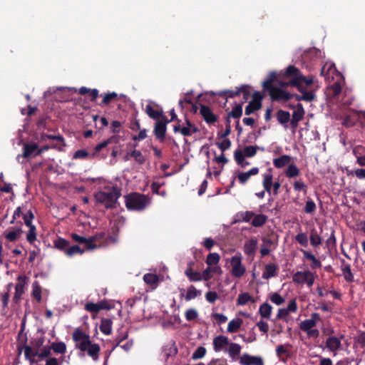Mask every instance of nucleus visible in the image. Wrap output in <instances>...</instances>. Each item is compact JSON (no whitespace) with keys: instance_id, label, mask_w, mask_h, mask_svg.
Returning <instances> with one entry per match:
<instances>
[{"instance_id":"nucleus-1","label":"nucleus","mask_w":365,"mask_h":365,"mask_svg":"<svg viewBox=\"0 0 365 365\" xmlns=\"http://www.w3.org/2000/svg\"><path fill=\"white\" fill-rule=\"evenodd\" d=\"M312 83L313 78H305L297 68L289 66L284 73L271 72L262 85L264 89L269 91L273 99L277 101L289 99L291 96L289 93L282 88H276L274 86L279 85L283 88L290 85L298 88L302 93V98L303 100L311 101L314 98V93L313 91H306L304 86H309Z\"/></svg>"},{"instance_id":"nucleus-2","label":"nucleus","mask_w":365,"mask_h":365,"mask_svg":"<svg viewBox=\"0 0 365 365\" xmlns=\"http://www.w3.org/2000/svg\"><path fill=\"white\" fill-rule=\"evenodd\" d=\"M104 234H98L93 237L86 238L77 234H71V238L76 242L83 244L86 250H93L96 248L115 243L114 238L110 237L106 242H103Z\"/></svg>"},{"instance_id":"nucleus-3","label":"nucleus","mask_w":365,"mask_h":365,"mask_svg":"<svg viewBox=\"0 0 365 365\" xmlns=\"http://www.w3.org/2000/svg\"><path fill=\"white\" fill-rule=\"evenodd\" d=\"M120 196L118 190L113 186L106 187L95 195L97 203L102 205L106 208H111L115 204Z\"/></svg>"},{"instance_id":"nucleus-4","label":"nucleus","mask_w":365,"mask_h":365,"mask_svg":"<svg viewBox=\"0 0 365 365\" xmlns=\"http://www.w3.org/2000/svg\"><path fill=\"white\" fill-rule=\"evenodd\" d=\"M150 203V198L139 193H131L125 197V205L128 210L140 211Z\"/></svg>"},{"instance_id":"nucleus-5","label":"nucleus","mask_w":365,"mask_h":365,"mask_svg":"<svg viewBox=\"0 0 365 365\" xmlns=\"http://www.w3.org/2000/svg\"><path fill=\"white\" fill-rule=\"evenodd\" d=\"M242 255L240 252L236 253L230 258L225 259L226 263L230 264V273L232 277L240 279L246 273L247 269L245 265L242 263Z\"/></svg>"},{"instance_id":"nucleus-6","label":"nucleus","mask_w":365,"mask_h":365,"mask_svg":"<svg viewBox=\"0 0 365 365\" xmlns=\"http://www.w3.org/2000/svg\"><path fill=\"white\" fill-rule=\"evenodd\" d=\"M321 317L318 313H313L311 317L300 322L299 328L302 331L305 332L309 338H317L319 335V331L314 329V327L320 321Z\"/></svg>"},{"instance_id":"nucleus-7","label":"nucleus","mask_w":365,"mask_h":365,"mask_svg":"<svg viewBox=\"0 0 365 365\" xmlns=\"http://www.w3.org/2000/svg\"><path fill=\"white\" fill-rule=\"evenodd\" d=\"M258 149L259 147L256 145H248L245 146L242 150H236L234 153L235 160L239 165L245 168L249 165V163L246 162L245 158L255 156Z\"/></svg>"},{"instance_id":"nucleus-8","label":"nucleus","mask_w":365,"mask_h":365,"mask_svg":"<svg viewBox=\"0 0 365 365\" xmlns=\"http://www.w3.org/2000/svg\"><path fill=\"white\" fill-rule=\"evenodd\" d=\"M292 281L297 284H307L311 287L314 282V274L310 271H298L292 276Z\"/></svg>"},{"instance_id":"nucleus-9","label":"nucleus","mask_w":365,"mask_h":365,"mask_svg":"<svg viewBox=\"0 0 365 365\" xmlns=\"http://www.w3.org/2000/svg\"><path fill=\"white\" fill-rule=\"evenodd\" d=\"M73 339L76 343V347L80 350L85 349V346L91 343L89 335L79 329L73 331Z\"/></svg>"},{"instance_id":"nucleus-10","label":"nucleus","mask_w":365,"mask_h":365,"mask_svg":"<svg viewBox=\"0 0 365 365\" xmlns=\"http://www.w3.org/2000/svg\"><path fill=\"white\" fill-rule=\"evenodd\" d=\"M321 75L323 76L328 82L334 81L336 78H341V75L336 71L335 66L331 62H327L322 68Z\"/></svg>"},{"instance_id":"nucleus-11","label":"nucleus","mask_w":365,"mask_h":365,"mask_svg":"<svg viewBox=\"0 0 365 365\" xmlns=\"http://www.w3.org/2000/svg\"><path fill=\"white\" fill-rule=\"evenodd\" d=\"M38 155V145L36 143H24V152L22 155H19L16 157V160L18 162L23 163L24 158L34 157Z\"/></svg>"},{"instance_id":"nucleus-12","label":"nucleus","mask_w":365,"mask_h":365,"mask_svg":"<svg viewBox=\"0 0 365 365\" xmlns=\"http://www.w3.org/2000/svg\"><path fill=\"white\" fill-rule=\"evenodd\" d=\"M230 342V341L227 336L223 335L217 336L213 339V349L216 352H225Z\"/></svg>"},{"instance_id":"nucleus-13","label":"nucleus","mask_w":365,"mask_h":365,"mask_svg":"<svg viewBox=\"0 0 365 365\" xmlns=\"http://www.w3.org/2000/svg\"><path fill=\"white\" fill-rule=\"evenodd\" d=\"M343 337V335H341L339 337L331 336H329L326 340V348L333 352L334 356L336 354V351L341 346V341Z\"/></svg>"},{"instance_id":"nucleus-14","label":"nucleus","mask_w":365,"mask_h":365,"mask_svg":"<svg viewBox=\"0 0 365 365\" xmlns=\"http://www.w3.org/2000/svg\"><path fill=\"white\" fill-rule=\"evenodd\" d=\"M262 360L259 356H252L248 354H243L239 359L241 365H261Z\"/></svg>"},{"instance_id":"nucleus-15","label":"nucleus","mask_w":365,"mask_h":365,"mask_svg":"<svg viewBox=\"0 0 365 365\" xmlns=\"http://www.w3.org/2000/svg\"><path fill=\"white\" fill-rule=\"evenodd\" d=\"M240 93H244V96L247 98L250 95L249 87L246 85L237 88L235 91L225 90L219 93L220 95H225L227 97L232 98Z\"/></svg>"},{"instance_id":"nucleus-16","label":"nucleus","mask_w":365,"mask_h":365,"mask_svg":"<svg viewBox=\"0 0 365 365\" xmlns=\"http://www.w3.org/2000/svg\"><path fill=\"white\" fill-rule=\"evenodd\" d=\"M26 284V277L24 276H19L17 279V283L15 287L14 299H20L25 291V286Z\"/></svg>"},{"instance_id":"nucleus-17","label":"nucleus","mask_w":365,"mask_h":365,"mask_svg":"<svg viewBox=\"0 0 365 365\" xmlns=\"http://www.w3.org/2000/svg\"><path fill=\"white\" fill-rule=\"evenodd\" d=\"M257 240L256 238H251L245 242L244 245V252L248 256H253L257 248Z\"/></svg>"},{"instance_id":"nucleus-18","label":"nucleus","mask_w":365,"mask_h":365,"mask_svg":"<svg viewBox=\"0 0 365 365\" xmlns=\"http://www.w3.org/2000/svg\"><path fill=\"white\" fill-rule=\"evenodd\" d=\"M81 351L83 352H86L88 356H90L93 361H97L98 359V354L100 352V346L97 344H93L92 342L85 346V349H81Z\"/></svg>"},{"instance_id":"nucleus-19","label":"nucleus","mask_w":365,"mask_h":365,"mask_svg":"<svg viewBox=\"0 0 365 365\" xmlns=\"http://www.w3.org/2000/svg\"><path fill=\"white\" fill-rule=\"evenodd\" d=\"M241 346L237 343L230 342L225 353L234 361L238 359V356L241 351Z\"/></svg>"},{"instance_id":"nucleus-20","label":"nucleus","mask_w":365,"mask_h":365,"mask_svg":"<svg viewBox=\"0 0 365 365\" xmlns=\"http://www.w3.org/2000/svg\"><path fill=\"white\" fill-rule=\"evenodd\" d=\"M222 272V268L220 266H211L208 267L202 272V277L205 281H208L212 277V274H216L220 275Z\"/></svg>"},{"instance_id":"nucleus-21","label":"nucleus","mask_w":365,"mask_h":365,"mask_svg":"<svg viewBox=\"0 0 365 365\" xmlns=\"http://www.w3.org/2000/svg\"><path fill=\"white\" fill-rule=\"evenodd\" d=\"M174 130L175 132L180 131L182 135L185 136L191 135L192 133L197 132V128L192 125L189 121H187V125L185 126H175Z\"/></svg>"},{"instance_id":"nucleus-22","label":"nucleus","mask_w":365,"mask_h":365,"mask_svg":"<svg viewBox=\"0 0 365 365\" xmlns=\"http://www.w3.org/2000/svg\"><path fill=\"white\" fill-rule=\"evenodd\" d=\"M278 267L275 264H268L265 266L264 271L262 273V278L268 279L277 275Z\"/></svg>"},{"instance_id":"nucleus-23","label":"nucleus","mask_w":365,"mask_h":365,"mask_svg":"<svg viewBox=\"0 0 365 365\" xmlns=\"http://www.w3.org/2000/svg\"><path fill=\"white\" fill-rule=\"evenodd\" d=\"M277 119L284 129L288 128V123L290 120V114L287 111L280 110L277 113Z\"/></svg>"},{"instance_id":"nucleus-24","label":"nucleus","mask_w":365,"mask_h":365,"mask_svg":"<svg viewBox=\"0 0 365 365\" xmlns=\"http://www.w3.org/2000/svg\"><path fill=\"white\" fill-rule=\"evenodd\" d=\"M200 113L205 120L207 123H213L216 120V117L212 113L210 108L206 106H202L200 108Z\"/></svg>"},{"instance_id":"nucleus-25","label":"nucleus","mask_w":365,"mask_h":365,"mask_svg":"<svg viewBox=\"0 0 365 365\" xmlns=\"http://www.w3.org/2000/svg\"><path fill=\"white\" fill-rule=\"evenodd\" d=\"M292 158L289 155H284L273 160L274 165L277 168H282L289 165Z\"/></svg>"},{"instance_id":"nucleus-26","label":"nucleus","mask_w":365,"mask_h":365,"mask_svg":"<svg viewBox=\"0 0 365 365\" xmlns=\"http://www.w3.org/2000/svg\"><path fill=\"white\" fill-rule=\"evenodd\" d=\"M272 179L273 175L270 171H268L263 175L262 185L264 188V190L267 192L269 195L271 194V190L272 188Z\"/></svg>"},{"instance_id":"nucleus-27","label":"nucleus","mask_w":365,"mask_h":365,"mask_svg":"<svg viewBox=\"0 0 365 365\" xmlns=\"http://www.w3.org/2000/svg\"><path fill=\"white\" fill-rule=\"evenodd\" d=\"M258 173H259V169L257 168H252L251 170H250L247 172L240 173L237 175V179L240 182V183L244 184L249 180V178L252 175H255Z\"/></svg>"},{"instance_id":"nucleus-28","label":"nucleus","mask_w":365,"mask_h":365,"mask_svg":"<svg viewBox=\"0 0 365 365\" xmlns=\"http://www.w3.org/2000/svg\"><path fill=\"white\" fill-rule=\"evenodd\" d=\"M301 252H302L304 259H309L312 262L311 267L312 269L321 267L322 264L320 261L317 259L314 255L304 250H301Z\"/></svg>"},{"instance_id":"nucleus-29","label":"nucleus","mask_w":365,"mask_h":365,"mask_svg":"<svg viewBox=\"0 0 365 365\" xmlns=\"http://www.w3.org/2000/svg\"><path fill=\"white\" fill-rule=\"evenodd\" d=\"M113 322L110 319H103L100 324V330L106 335H110L112 332Z\"/></svg>"},{"instance_id":"nucleus-30","label":"nucleus","mask_w":365,"mask_h":365,"mask_svg":"<svg viewBox=\"0 0 365 365\" xmlns=\"http://www.w3.org/2000/svg\"><path fill=\"white\" fill-rule=\"evenodd\" d=\"M168 122L169 121L167 120L166 122L158 121L156 123L154 131L157 138H161L164 137L166 131V123Z\"/></svg>"},{"instance_id":"nucleus-31","label":"nucleus","mask_w":365,"mask_h":365,"mask_svg":"<svg viewBox=\"0 0 365 365\" xmlns=\"http://www.w3.org/2000/svg\"><path fill=\"white\" fill-rule=\"evenodd\" d=\"M272 311V306L268 303H263L259 308V313L264 319H269Z\"/></svg>"},{"instance_id":"nucleus-32","label":"nucleus","mask_w":365,"mask_h":365,"mask_svg":"<svg viewBox=\"0 0 365 365\" xmlns=\"http://www.w3.org/2000/svg\"><path fill=\"white\" fill-rule=\"evenodd\" d=\"M185 275L190 281L199 282L204 280L202 272L192 271L190 268H187L185 272Z\"/></svg>"},{"instance_id":"nucleus-33","label":"nucleus","mask_w":365,"mask_h":365,"mask_svg":"<svg viewBox=\"0 0 365 365\" xmlns=\"http://www.w3.org/2000/svg\"><path fill=\"white\" fill-rule=\"evenodd\" d=\"M242 324V320L240 318H235L232 319L227 326V331L230 333H234L237 331Z\"/></svg>"},{"instance_id":"nucleus-34","label":"nucleus","mask_w":365,"mask_h":365,"mask_svg":"<svg viewBox=\"0 0 365 365\" xmlns=\"http://www.w3.org/2000/svg\"><path fill=\"white\" fill-rule=\"evenodd\" d=\"M310 243L314 247H317L322 242V239L317 233L316 230L313 229L311 230L309 235Z\"/></svg>"},{"instance_id":"nucleus-35","label":"nucleus","mask_w":365,"mask_h":365,"mask_svg":"<svg viewBox=\"0 0 365 365\" xmlns=\"http://www.w3.org/2000/svg\"><path fill=\"white\" fill-rule=\"evenodd\" d=\"M249 302H254V298L247 292H242L239 294L237 304L240 306L245 305Z\"/></svg>"},{"instance_id":"nucleus-36","label":"nucleus","mask_w":365,"mask_h":365,"mask_svg":"<svg viewBox=\"0 0 365 365\" xmlns=\"http://www.w3.org/2000/svg\"><path fill=\"white\" fill-rule=\"evenodd\" d=\"M22 230L21 228H16L9 231L5 234V237L10 242H15L21 235Z\"/></svg>"},{"instance_id":"nucleus-37","label":"nucleus","mask_w":365,"mask_h":365,"mask_svg":"<svg viewBox=\"0 0 365 365\" xmlns=\"http://www.w3.org/2000/svg\"><path fill=\"white\" fill-rule=\"evenodd\" d=\"M143 280L147 284L151 286L153 288H155L158 283V277L155 274L150 273L145 274L143 276Z\"/></svg>"},{"instance_id":"nucleus-38","label":"nucleus","mask_w":365,"mask_h":365,"mask_svg":"<svg viewBox=\"0 0 365 365\" xmlns=\"http://www.w3.org/2000/svg\"><path fill=\"white\" fill-rule=\"evenodd\" d=\"M261 106V103L258 100H252L246 106L245 113L246 115H250L255 111L257 110Z\"/></svg>"},{"instance_id":"nucleus-39","label":"nucleus","mask_w":365,"mask_h":365,"mask_svg":"<svg viewBox=\"0 0 365 365\" xmlns=\"http://www.w3.org/2000/svg\"><path fill=\"white\" fill-rule=\"evenodd\" d=\"M304 115V110L301 103H297L294 107L292 118L300 121Z\"/></svg>"},{"instance_id":"nucleus-40","label":"nucleus","mask_w":365,"mask_h":365,"mask_svg":"<svg viewBox=\"0 0 365 365\" xmlns=\"http://www.w3.org/2000/svg\"><path fill=\"white\" fill-rule=\"evenodd\" d=\"M285 175L289 178H292L299 175V170L294 164H289L285 171Z\"/></svg>"},{"instance_id":"nucleus-41","label":"nucleus","mask_w":365,"mask_h":365,"mask_svg":"<svg viewBox=\"0 0 365 365\" xmlns=\"http://www.w3.org/2000/svg\"><path fill=\"white\" fill-rule=\"evenodd\" d=\"M85 252V250H82L78 245H73L68 247L66 250V255L71 257L77 254H83Z\"/></svg>"},{"instance_id":"nucleus-42","label":"nucleus","mask_w":365,"mask_h":365,"mask_svg":"<svg viewBox=\"0 0 365 365\" xmlns=\"http://www.w3.org/2000/svg\"><path fill=\"white\" fill-rule=\"evenodd\" d=\"M219 261H220V255L216 252L209 254L206 259L207 264L211 265V266H219L218 265Z\"/></svg>"},{"instance_id":"nucleus-43","label":"nucleus","mask_w":365,"mask_h":365,"mask_svg":"<svg viewBox=\"0 0 365 365\" xmlns=\"http://www.w3.org/2000/svg\"><path fill=\"white\" fill-rule=\"evenodd\" d=\"M267 221V217L264 215H255L252 225L254 227H261Z\"/></svg>"},{"instance_id":"nucleus-44","label":"nucleus","mask_w":365,"mask_h":365,"mask_svg":"<svg viewBox=\"0 0 365 365\" xmlns=\"http://www.w3.org/2000/svg\"><path fill=\"white\" fill-rule=\"evenodd\" d=\"M201 294L200 291L197 290L194 286H190L187 290L185 299L189 301L196 298Z\"/></svg>"},{"instance_id":"nucleus-45","label":"nucleus","mask_w":365,"mask_h":365,"mask_svg":"<svg viewBox=\"0 0 365 365\" xmlns=\"http://www.w3.org/2000/svg\"><path fill=\"white\" fill-rule=\"evenodd\" d=\"M54 246L57 249L63 251L64 253H66V250L68 249L69 246V242L65 239L58 238L55 241Z\"/></svg>"},{"instance_id":"nucleus-46","label":"nucleus","mask_w":365,"mask_h":365,"mask_svg":"<svg viewBox=\"0 0 365 365\" xmlns=\"http://www.w3.org/2000/svg\"><path fill=\"white\" fill-rule=\"evenodd\" d=\"M269 299L270 301L276 305H281L284 302V299L277 292H272L269 294Z\"/></svg>"},{"instance_id":"nucleus-47","label":"nucleus","mask_w":365,"mask_h":365,"mask_svg":"<svg viewBox=\"0 0 365 365\" xmlns=\"http://www.w3.org/2000/svg\"><path fill=\"white\" fill-rule=\"evenodd\" d=\"M128 155H129V154L125 157L126 160H128ZM130 155L131 157H133L135 159V160L140 164H143L145 162V158L143 157V155L139 150H133L130 153Z\"/></svg>"},{"instance_id":"nucleus-48","label":"nucleus","mask_w":365,"mask_h":365,"mask_svg":"<svg viewBox=\"0 0 365 365\" xmlns=\"http://www.w3.org/2000/svg\"><path fill=\"white\" fill-rule=\"evenodd\" d=\"M296 241L303 247L308 246V237L305 232H299L295 237Z\"/></svg>"},{"instance_id":"nucleus-49","label":"nucleus","mask_w":365,"mask_h":365,"mask_svg":"<svg viewBox=\"0 0 365 365\" xmlns=\"http://www.w3.org/2000/svg\"><path fill=\"white\" fill-rule=\"evenodd\" d=\"M32 296L38 302L41 300V289L37 282H34L32 284Z\"/></svg>"},{"instance_id":"nucleus-50","label":"nucleus","mask_w":365,"mask_h":365,"mask_svg":"<svg viewBox=\"0 0 365 365\" xmlns=\"http://www.w3.org/2000/svg\"><path fill=\"white\" fill-rule=\"evenodd\" d=\"M24 355L26 359L33 361L36 356H38V351H35L30 346H26L24 348Z\"/></svg>"},{"instance_id":"nucleus-51","label":"nucleus","mask_w":365,"mask_h":365,"mask_svg":"<svg viewBox=\"0 0 365 365\" xmlns=\"http://www.w3.org/2000/svg\"><path fill=\"white\" fill-rule=\"evenodd\" d=\"M51 348H52L56 353L58 354H63L66 350V346L63 342L53 343Z\"/></svg>"},{"instance_id":"nucleus-52","label":"nucleus","mask_w":365,"mask_h":365,"mask_svg":"<svg viewBox=\"0 0 365 365\" xmlns=\"http://www.w3.org/2000/svg\"><path fill=\"white\" fill-rule=\"evenodd\" d=\"M216 145L223 153L230 148L231 142L228 138H222L221 141L217 142Z\"/></svg>"},{"instance_id":"nucleus-53","label":"nucleus","mask_w":365,"mask_h":365,"mask_svg":"<svg viewBox=\"0 0 365 365\" xmlns=\"http://www.w3.org/2000/svg\"><path fill=\"white\" fill-rule=\"evenodd\" d=\"M85 307L87 311L93 313H97L103 308V307L101 304H95L91 302L87 303Z\"/></svg>"},{"instance_id":"nucleus-54","label":"nucleus","mask_w":365,"mask_h":365,"mask_svg":"<svg viewBox=\"0 0 365 365\" xmlns=\"http://www.w3.org/2000/svg\"><path fill=\"white\" fill-rule=\"evenodd\" d=\"M145 111L146 113L153 119H158L161 115V113L158 110H155L151 106H147Z\"/></svg>"},{"instance_id":"nucleus-55","label":"nucleus","mask_w":365,"mask_h":365,"mask_svg":"<svg viewBox=\"0 0 365 365\" xmlns=\"http://www.w3.org/2000/svg\"><path fill=\"white\" fill-rule=\"evenodd\" d=\"M206 354V349L203 346L198 347L192 354V358L195 360L202 359Z\"/></svg>"},{"instance_id":"nucleus-56","label":"nucleus","mask_w":365,"mask_h":365,"mask_svg":"<svg viewBox=\"0 0 365 365\" xmlns=\"http://www.w3.org/2000/svg\"><path fill=\"white\" fill-rule=\"evenodd\" d=\"M29 228V230L26 235V240L29 242L33 243L36 240V227L34 225Z\"/></svg>"},{"instance_id":"nucleus-57","label":"nucleus","mask_w":365,"mask_h":365,"mask_svg":"<svg viewBox=\"0 0 365 365\" xmlns=\"http://www.w3.org/2000/svg\"><path fill=\"white\" fill-rule=\"evenodd\" d=\"M287 346L288 345L282 344L277 346L276 353L277 356L279 359H281L283 356L288 354V349H287Z\"/></svg>"},{"instance_id":"nucleus-58","label":"nucleus","mask_w":365,"mask_h":365,"mask_svg":"<svg viewBox=\"0 0 365 365\" xmlns=\"http://www.w3.org/2000/svg\"><path fill=\"white\" fill-rule=\"evenodd\" d=\"M34 217V214L31 210H29L26 214L24 215V223L28 227L34 226L32 224V220Z\"/></svg>"},{"instance_id":"nucleus-59","label":"nucleus","mask_w":365,"mask_h":365,"mask_svg":"<svg viewBox=\"0 0 365 365\" xmlns=\"http://www.w3.org/2000/svg\"><path fill=\"white\" fill-rule=\"evenodd\" d=\"M295 191H302L304 194L307 193V186L302 180H297L293 184Z\"/></svg>"},{"instance_id":"nucleus-60","label":"nucleus","mask_w":365,"mask_h":365,"mask_svg":"<svg viewBox=\"0 0 365 365\" xmlns=\"http://www.w3.org/2000/svg\"><path fill=\"white\" fill-rule=\"evenodd\" d=\"M353 153L356 158V163L360 166H365V155H360V153H359V151L356 148H354L353 150Z\"/></svg>"},{"instance_id":"nucleus-61","label":"nucleus","mask_w":365,"mask_h":365,"mask_svg":"<svg viewBox=\"0 0 365 365\" xmlns=\"http://www.w3.org/2000/svg\"><path fill=\"white\" fill-rule=\"evenodd\" d=\"M198 316V313L195 309H189L185 312V318L187 321H192Z\"/></svg>"},{"instance_id":"nucleus-62","label":"nucleus","mask_w":365,"mask_h":365,"mask_svg":"<svg viewBox=\"0 0 365 365\" xmlns=\"http://www.w3.org/2000/svg\"><path fill=\"white\" fill-rule=\"evenodd\" d=\"M38 351V357L39 359H44L48 357L51 354V347L50 346H43Z\"/></svg>"},{"instance_id":"nucleus-63","label":"nucleus","mask_w":365,"mask_h":365,"mask_svg":"<svg viewBox=\"0 0 365 365\" xmlns=\"http://www.w3.org/2000/svg\"><path fill=\"white\" fill-rule=\"evenodd\" d=\"M240 216H241L242 221L245 222H248L252 219L253 220V217L255 216V213L253 212H252V211H246V212H242L240 214Z\"/></svg>"},{"instance_id":"nucleus-64","label":"nucleus","mask_w":365,"mask_h":365,"mask_svg":"<svg viewBox=\"0 0 365 365\" xmlns=\"http://www.w3.org/2000/svg\"><path fill=\"white\" fill-rule=\"evenodd\" d=\"M315 209H316V205L313 200H309L306 202L304 211L307 213H312L315 210Z\"/></svg>"}]
</instances>
